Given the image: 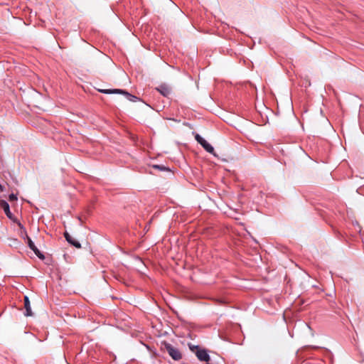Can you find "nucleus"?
<instances>
[{
	"label": "nucleus",
	"mask_w": 364,
	"mask_h": 364,
	"mask_svg": "<svg viewBox=\"0 0 364 364\" xmlns=\"http://www.w3.org/2000/svg\"><path fill=\"white\" fill-rule=\"evenodd\" d=\"M64 237L66 241L70 244L71 245L75 247L76 248H80L81 245L80 242L74 239L68 232H64Z\"/></svg>",
	"instance_id": "0eeeda50"
},
{
	"label": "nucleus",
	"mask_w": 364,
	"mask_h": 364,
	"mask_svg": "<svg viewBox=\"0 0 364 364\" xmlns=\"http://www.w3.org/2000/svg\"><path fill=\"white\" fill-rule=\"evenodd\" d=\"M153 167L154 168L159 169L160 171H165V170L168 169L166 167H165L164 166H162V165H154Z\"/></svg>",
	"instance_id": "9d476101"
},
{
	"label": "nucleus",
	"mask_w": 364,
	"mask_h": 364,
	"mask_svg": "<svg viewBox=\"0 0 364 364\" xmlns=\"http://www.w3.org/2000/svg\"><path fill=\"white\" fill-rule=\"evenodd\" d=\"M24 301V308L26 309V311L24 313V315L26 316H31L33 315V312L31 311V304H30V300L28 296H24L23 298Z\"/></svg>",
	"instance_id": "6e6552de"
},
{
	"label": "nucleus",
	"mask_w": 364,
	"mask_h": 364,
	"mask_svg": "<svg viewBox=\"0 0 364 364\" xmlns=\"http://www.w3.org/2000/svg\"><path fill=\"white\" fill-rule=\"evenodd\" d=\"M98 91L103 94H122L131 102H136L138 97L122 89H99Z\"/></svg>",
	"instance_id": "f03ea898"
},
{
	"label": "nucleus",
	"mask_w": 364,
	"mask_h": 364,
	"mask_svg": "<svg viewBox=\"0 0 364 364\" xmlns=\"http://www.w3.org/2000/svg\"><path fill=\"white\" fill-rule=\"evenodd\" d=\"M161 350L166 351L174 360H179L182 358L180 350L166 341L161 342Z\"/></svg>",
	"instance_id": "f257e3e1"
},
{
	"label": "nucleus",
	"mask_w": 364,
	"mask_h": 364,
	"mask_svg": "<svg viewBox=\"0 0 364 364\" xmlns=\"http://www.w3.org/2000/svg\"><path fill=\"white\" fill-rule=\"evenodd\" d=\"M189 348L199 360L207 362V364H209L208 362L210 358L205 349L200 348L198 346H189Z\"/></svg>",
	"instance_id": "20e7f679"
},
{
	"label": "nucleus",
	"mask_w": 364,
	"mask_h": 364,
	"mask_svg": "<svg viewBox=\"0 0 364 364\" xmlns=\"http://www.w3.org/2000/svg\"><path fill=\"white\" fill-rule=\"evenodd\" d=\"M9 199L10 201H16L17 200L18 198L17 196L14 193H11L9 196Z\"/></svg>",
	"instance_id": "f8f14e48"
},
{
	"label": "nucleus",
	"mask_w": 364,
	"mask_h": 364,
	"mask_svg": "<svg viewBox=\"0 0 364 364\" xmlns=\"http://www.w3.org/2000/svg\"><path fill=\"white\" fill-rule=\"evenodd\" d=\"M18 226L20 227V228L22 230V233L23 232L24 235H25V237L24 239L26 240L27 241V245L29 247V248L33 251V252L35 253V255L39 258V259H43L45 258V256L36 247V246L35 245L34 242L32 241V240L31 239V237H29L27 235V232H26V230L25 229V228L21 225V223H18Z\"/></svg>",
	"instance_id": "7ed1b4c3"
},
{
	"label": "nucleus",
	"mask_w": 364,
	"mask_h": 364,
	"mask_svg": "<svg viewBox=\"0 0 364 364\" xmlns=\"http://www.w3.org/2000/svg\"><path fill=\"white\" fill-rule=\"evenodd\" d=\"M195 139L197 141V142L198 144H200V143L205 139H203L200 135H199L198 134H196V136H195Z\"/></svg>",
	"instance_id": "9b49d317"
},
{
	"label": "nucleus",
	"mask_w": 364,
	"mask_h": 364,
	"mask_svg": "<svg viewBox=\"0 0 364 364\" xmlns=\"http://www.w3.org/2000/svg\"><path fill=\"white\" fill-rule=\"evenodd\" d=\"M200 145L203 146V148L208 153L212 154L215 155L214 154V148L213 146L209 144L205 139H204L201 143Z\"/></svg>",
	"instance_id": "1a4fd4ad"
},
{
	"label": "nucleus",
	"mask_w": 364,
	"mask_h": 364,
	"mask_svg": "<svg viewBox=\"0 0 364 364\" xmlns=\"http://www.w3.org/2000/svg\"><path fill=\"white\" fill-rule=\"evenodd\" d=\"M156 90L163 96L168 97L171 92V89L166 84H161Z\"/></svg>",
	"instance_id": "423d86ee"
},
{
	"label": "nucleus",
	"mask_w": 364,
	"mask_h": 364,
	"mask_svg": "<svg viewBox=\"0 0 364 364\" xmlns=\"http://www.w3.org/2000/svg\"><path fill=\"white\" fill-rule=\"evenodd\" d=\"M0 206L4 210L6 215L11 220L13 219V214L10 210L9 204L4 200H0Z\"/></svg>",
	"instance_id": "39448f33"
}]
</instances>
